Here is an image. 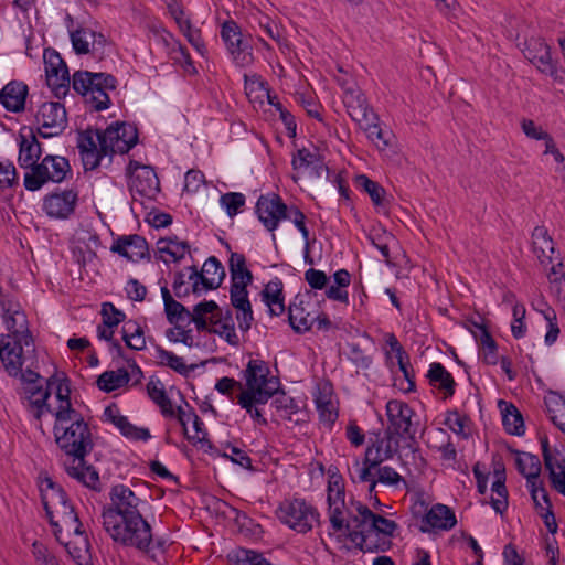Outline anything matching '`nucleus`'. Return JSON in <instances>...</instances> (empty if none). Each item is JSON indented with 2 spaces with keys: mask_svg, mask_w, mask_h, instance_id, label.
I'll return each instance as SVG.
<instances>
[{
  "mask_svg": "<svg viewBox=\"0 0 565 565\" xmlns=\"http://www.w3.org/2000/svg\"><path fill=\"white\" fill-rule=\"evenodd\" d=\"M533 250L542 264L553 263L555 253L552 237L547 234L544 226H536L532 233Z\"/></svg>",
  "mask_w": 565,
  "mask_h": 565,
  "instance_id": "30",
  "label": "nucleus"
},
{
  "mask_svg": "<svg viewBox=\"0 0 565 565\" xmlns=\"http://www.w3.org/2000/svg\"><path fill=\"white\" fill-rule=\"evenodd\" d=\"M379 116L361 124L360 128L366 132L367 138L379 148L384 149L390 145V132L384 131L379 125Z\"/></svg>",
  "mask_w": 565,
  "mask_h": 565,
  "instance_id": "40",
  "label": "nucleus"
},
{
  "mask_svg": "<svg viewBox=\"0 0 565 565\" xmlns=\"http://www.w3.org/2000/svg\"><path fill=\"white\" fill-rule=\"evenodd\" d=\"M73 89L86 97L89 93L95 92V82L93 81V72L89 71H76L73 74L72 79Z\"/></svg>",
  "mask_w": 565,
  "mask_h": 565,
  "instance_id": "44",
  "label": "nucleus"
},
{
  "mask_svg": "<svg viewBox=\"0 0 565 565\" xmlns=\"http://www.w3.org/2000/svg\"><path fill=\"white\" fill-rule=\"evenodd\" d=\"M103 527L114 542L122 546L135 547L145 553H149L154 546L160 550L164 548L163 540L158 539L153 542L152 527L141 513L121 518L109 525H103Z\"/></svg>",
  "mask_w": 565,
  "mask_h": 565,
  "instance_id": "2",
  "label": "nucleus"
},
{
  "mask_svg": "<svg viewBox=\"0 0 565 565\" xmlns=\"http://www.w3.org/2000/svg\"><path fill=\"white\" fill-rule=\"evenodd\" d=\"M66 472L70 477L76 479L85 487L97 492L102 490L98 471L92 465L86 462L85 466L78 465V467H66Z\"/></svg>",
  "mask_w": 565,
  "mask_h": 565,
  "instance_id": "32",
  "label": "nucleus"
},
{
  "mask_svg": "<svg viewBox=\"0 0 565 565\" xmlns=\"http://www.w3.org/2000/svg\"><path fill=\"white\" fill-rule=\"evenodd\" d=\"M221 38L236 65L246 67L254 62L252 39L242 33L236 21L227 20L222 24Z\"/></svg>",
  "mask_w": 565,
  "mask_h": 565,
  "instance_id": "8",
  "label": "nucleus"
},
{
  "mask_svg": "<svg viewBox=\"0 0 565 565\" xmlns=\"http://www.w3.org/2000/svg\"><path fill=\"white\" fill-rule=\"evenodd\" d=\"M544 318L548 322V330L545 334V343L547 345H552L553 343H555L559 334L556 312L552 308H548L547 311L544 312Z\"/></svg>",
  "mask_w": 565,
  "mask_h": 565,
  "instance_id": "62",
  "label": "nucleus"
},
{
  "mask_svg": "<svg viewBox=\"0 0 565 565\" xmlns=\"http://www.w3.org/2000/svg\"><path fill=\"white\" fill-rule=\"evenodd\" d=\"M414 415L413 408L404 402L392 399L386 404V416L388 426L384 431V441H393L396 437H407L414 441V431L412 428V416Z\"/></svg>",
  "mask_w": 565,
  "mask_h": 565,
  "instance_id": "9",
  "label": "nucleus"
},
{
  "mask_svg": "<svg viewBox=\"0 0 565 565\" xmlns=\"http://www.w3.org/2000/svg\"><path fill=\"white\" fill-rule=\"evenodd\" d=\"M78 193L74 190L51 192L43 198L42 210L51 218L67 220L74 213Z\"/></svg>",
  "mask_w": 565,
  "mask_h": 565,
  "instance_id": "12",
  "label": "nucleus"
},
{
  "mask_svg": "<svg viewBox=\"0 0 565 565\" xmlns=\"http://www.w3.org/2000/svg\"><path fill=\"white\" fill-rule=\"evenodd\" d=\"M498 406L502 414V424L505 431L513 436H523L525 433L524 419L518 407L510 402L500 399Z\"/></svg>",
  "mask_w": 565,
  "mask_h": 565,
  "instance_id": "25",
  "label": "nucleus"
},
{
  "mask_svg": "<svg viewBox=\"0 0 565 565\" xmlns=\"http://www.w3.org/2000/svg\"><path fill=\"white\" fill-rule=\"evenodd\" d=\"M284 299V285H280L275 289V294H270L269 297L262 300L269 308L270 316H280L285 311Z\"/></svg>",
  "mask_w": 565,
  "mask_h": 565,
  "instance_id": "53",
  "label": "nucleus"
},
{
  "mask_svg": "<svg viewBox=\"0 0 565 565\" xmlns=\"http://www.w3.org/2000/svg\"><path fill=\"white\" fill-rule=\"evenodd\" d=\"M376 481L386 486H397L399 482L404 481V479L392 467L380 466Z\"/></svg>",
  "mask_w": 565,
  "mask_h": 565,
  "instance_id": "63",
  "label": "nucleus"
},
{
  "mask_svg": "<svg viewBox=\"0 0 565 565\" xmlns=\"http://www.w3.org/2000/svg\"><path fill=\"white\" fill-rule=\"evenodd\" d=\"M542 456L545 469L548 472L551 487L565 497V459L557 461L554 459L546 435L540 437Z\"/></svg>",
  "mask_w": 565,
  "mask_h": 565,
  "instance_id": "16",
  "label": "nucleus"
},
{
  "mask_svg": "<svg viewBox=\"0 0 565 565\" xmlns=\"http://www.w3.org/2000/svg\"><path fill=\"white\" fill-rule=\"evenodd\" d=\"M348 359L356 366L366 370L372 364V358L366 355L358 343H348Z\"/></svg>",
  "mask_w": 565,
  "mask_h": 565,
  "instance_id": "54",
  "label": "nucleus"
},
{
  "mask_svg": "<svg viewBox=\"0 0 565 565\" xmlns=\"http://www.w3.org/2000/svg\"><path fill=\"white\" fill-rule=\"evenodd\" d=\"M305 279L308 285L316 290L324 289L329 282V277L326 273L315 268H309L305 273Z\"/></svg>",
  "mask_w": 565,
  "mask_h": 565,
  "instance_id": "61",
  "label": "nucleus"
},
{
  "mask_svg": "<svg viewBox=\"0 0 565 565\" xmlns=\"http://www.w3.org/2000/svg\"><path fill=\"white\" fill-rule=\"evenodd\" d=\"M397 529L398 524L395 521L379 514L374 523H370L367 529L350 531L347 539L363 553L387 552L392 548L393 543L390 539H382L380 535L393 537Z\"/></svg>",
  "mask_w": 565,
  "mask_h": 565,
  "instance_id": "4",
  "label": "nucleus"
},
{
  "mask_svg": "<svg viewBox=\"0 0 565 565\" xmlns=\"http://www.w3.org/2000/svg\"><path fill=\"white\" fill-rule=\"evenodd\" d=\"M271 405L277 411L286 412L288 414V419H291V415L299 411V406L296 401L292 397L287 396L286 392L281 387L280 392L274 398Z\"/></svg>",
  "mask_w": 565,
  "mask_h": 565,
  "instance_id": "50",
  "label": "nucleus"
},
{
  "mask_svg": "<svg viewBox=\"0 0 565 565\" xmlns=\"http://www.w3.org/2000/svg\"><path fill=\"white\" fill-rule=\"evenodd\" d=\"M221 203L226 207L227 214L233 217L245 204V196L238 192H228L221 196Z\"/></svg>",
  "mask_w": 565,
  "mask_h": 565,
  "instance_id": "51",
  "label": "nucleus"
},
{
  "mask_svg": "<svg viewBox=\"0 0 565 565\" xmlns=\"http://www.w3.org/2000/svg\"><path fill=\"white\" fill-rule=\"evenodd\" d=\"M14 184H18L15 167L11 162L7 166L0 162V188H11Z\"/></svg>",
  "mask_w": 565,
  "mask_h": 565,
  "instance_id": "64",
  "label": "nucleus"
},
{
  "mask_svg": "<svg viewBox=\"0 0 565 565\" xmlns=\"http://www.w3.org/2000/svg\"><path fill=\"white\" fill-rule=\"evenodd\" d=\"M28 85L23 82L11 81L0 90V104L11 113H21L25 109Z\"/></svg>",
  "mask_w": 565,
  "mask_h": 565,
  "instance_id": "20",
  "label": "nucleus"
},
{
  "mask_svg": "<svg viewBox=\"0 0 565 565\" xmlns=\"http://www.w3.org/2000/svg\"><path fill=\"white\" fill-rule=\"evenodd\" d=\"M156 350H157L158 358L161 360L160 364L167 365L168 367L172 369L174 372L179 373L180 375L188 377L190 372L194 371L198 367L196 364L186 365L183 362L182 358L175 355L173 352L164 350L160 345H158Z\"/></svg>",
  "mask_w": 565,
  "mask_h": 565,
  "instance_id": "37",
  "label": "nucleus"
},
{
  "mask_svg": "<svg viewBox=\"0 0 565 565\" xmlns=\"http://www.w3.org/2000/svg\"><path fill=\"white\" fill-rule=\"evenodd\" d=\"M56 398L60 402L58 407L53 413L55 419L67 420L70 415L75 416L78 413L71 402L70 379L64 374L63 379L56 385Z\"/></svg>",
  "mask_w": 565,
  "mask_h": 565,
  "instance_id": "29",
  "label": "nucleus"
},
{
  "mask_svg": "<svg viewBox=\"0 0 565 565\" xmlns=\"http://www.w3.org/2000/svg\"><path fill=\"white\" fill-rule=\"evenodd\" d=\"M246 386L254 384H275L280 385L278 376H270L268 364L259 359L249 360L244 371Z\"/></svg>",
  "mask_w": 565,
  "mask_h": 565,
  "instance_id": "26",
  "label": "nucleus"
},
{
  "mask_svg": "<svg viewBox=\"0 0 565 565\" xmlns=\"http://www.w3.org/2000/svg\"><path fill=\"white\" fill-rule=\"evenodd\" d=\"M427 377L430 385L437 386L440 391H444L445 397H451L455 394L456 382L452 375L441 363H431L427 373Z\"/></svg>",
  "mask_w": 565,
  "mask_h": 565,
  "instance_id": "28",
  "label": "nucleus"
},
{
  "mask_svg": "<svg viewBox=\"0 0 565 565\" xmlns=\"http://www.w3.org/2000/svg\"><path fill=\"white\" fill-rule=\"evenodd\" d=\"M109 140L118 145V153H128L139 141L138 128L135 124L116 121L104 130Z\"/></svg>",
  "mask_w": 565,
  "mask_h": 565,
  "instance_id": "17",
  "label": "nucleus"
},
{
  "mask_svg": "<svg viewBox=\"0 0 565 565\" xmlns=\"http://www.w3.org/2000/svg\"><path fill=\"white\" fill-rule=\"evenodd\" d=\"M246 387L247 388L237 396V404L242 408L264 405L280 392V385L275 384H254L252 387Z\"/></svg>",
  "mask_w": 565,
  "mask_h": 565,
  "instance_id": "21",
  "label": "nucleus"
},
{
  "mask_svg": "<svg viewBox=\"0 0 565 565\" xmlns=\"http://www.w3.org/2000/svg\"><path fill=\"white\" fill-rule=\"evenodd\" d=\"M511 451L518 456L521 455V451H519V450L511 449ZM522 455H524L530 461L529 471H526V475H525V478L527 480V486L529 487L537 486V479H539L541 470H542L541 461L536 455H533L531 452H522Z\"/></svg>",
  "mask_w": 565,
  "mask_h": 565,
  "instance_id": "47",
  "label": "nucleus"
},
{
  "mask_svg": "<svg viewBox=\"0 0 565 565\" xmlns=\"http://www.w3.org/2000/svg\"><path fill=\"white\" fill-rule=\"evenodd\" d=\"M45 64L46 85L52 89L54 97L63 99L70 92V73L65 61L52 47L43 53Z\"/></svg>",
  "mask_w": 565,
  "mask_h": 565,
  "instance_id": "10",
  "label": "nucleus"
},
{
  "mask_svg": "<svg viewBox=\"0 0 565 565\" xmlns=\"http://www.w3.org/2000/svg\"><path fill=\"white\" fill-rule=\"evenodd\" d=\"M397 364L399 371L403 373L405 381L407 382V387H401L406 393L414 392L416 388L415 385V374L413 366L409 362V356L407 358H401L397 356Z\"/></svg>",
  "mask_w": 565,
  "mask_h": 565,
  "instance_id": "58",
  "label": "nucleus"
},
{
  "mask_svg": "<svg viewBox=\"0 0 565 565\" xmlns=\"http://www.w3.org/2000/svg\"><path fill=\"white\" fill-rule=\"evenodd\" d=\"M423 523L419 527L420 532H429L430 529H438L449 531L455 527L457 519L455 512L447 505L437 503L434 504L423 516Z\"/></svg>",
  "mask_w": 565,
  "mask_h": 565,
  "instance_id": "19",
  "label": "nucleus"
},
{
  "mask_svg": "<svg viewBox=\"0 0 565 565\" xmlns=\"http://www.w3.org/2000/svg\"><path fill=\"white\" fill-rule=\"evenodd\" d=\"M354 185L361 191L367 193L375 206L385 205V189L376 181L371 180L365 174H358L354 178Z\"/></svg>",
  "mask_w": 565,
  "mask_h": 565,
  "instance_id": "34",
  "label": "nucleus"
},
{
  "mask_svg": "<svg viewBox=\"0 0 565 565\" xmlns=\"http://www.w3.org/2000/svg\"><path fill=\"white\" fill-rule=\"evenodd\" d=\"M100 315L103 324L108 329H114L126 320V313L116 308L111 302H104L102 305Z\"/></svg>",
  "mask_w": 565,
  "mask_h": 565,
  "instance_id": "45",
  "label": "nucleus"
},
{
  "mask_svg": "<svg viewBox=\"0 0 565 565\" xmlns=\"http://www.w3.org/2000/svg\"><path fill=\"white\" fill-rule=\"evenodd\" d=\"M344 105L349 116L361 126V124L375 118V113L367 104L365 95L360 89H348L344 94Z\"/></svg>",
  "mask_w": 565,
  "mask_h": 565,
  "instance_id": "22",
  "label": "nucleus"
},
{
  "mask_svg": "<svg viewBox=\"0 0 565 565\" xmlns=\"http://www.w3.org/2000/svg\"><path fill=\"white\" fill-rule=\"evenodd\" d=\"M160 190V182L154 169L150 166L142 168L130 182V191L141 196L152 198Z\"/></svg>",
  "mask_w": 565,
  "mask_h": 565,
  "instance_id": "23",
  "label": "nucleus"
},
{
  "mask_svg": "<svg viewBox=\"0 0 565 565\" xmlns=\"http://www.w3.org/2000/svg\"><path fill=\"white\" fill-rule=\"evenodd\" d=\"M468 420L466 415L461 416L458 411H448L445 419V425H447L454 433L458 435H462L465 438L468 437L467 434L463 433L465 424Z\"/></svg>",
  "mask_w": 565,
  "mask_h": 565,
  "instance_id": "59",
  "label": "nucleus"
},
{
  "mask_svg": "<svg viewBox=\"0 0 565 565\" xmlns=\"http://www.w3.org/2000/svg\"><path fill=\"white\" fill-rule=\"evenodd\" d=\"M39 480L41 502L49 524L51 525L56 540L60 543H63L61 540L62 527L58 521L54 518V508L64 525H68L70 522L77 521V513L74 505L71 503L68 494L60 483L55 482L47 475L44 477L40 475Z\"/></svg>",
  "mask_w": 565,
  "mask_h": 565,
  "instance_id": "3",
  "label": "nucleus"
},
{
  "mask_svg": "<svg viewBox=\"0 0 565 565\" xmlns=\"http://www.w3.org/2000/svg\"><path fill=\"white\" fill-rule=\"evenodd\" d=\"M9 334L0 335V360L8 375L15 376L20 372L21 362L13 360L12 351H9Z\"/></svg>",
  "mask_w": 565,
  "mask_h": 565,
  "instance_id": "42",
  "label": "nucleus"
},
{
  "mask_svg": "<svg viewBox=\"0 0 565 565\" xmlns=\"http://www.w3.org/2000/svg\"><path fill=\"white\" fill-rule=\"evenodd\" d=\"M255 212L266 230L274 232L278 227L279 222L286 220L288 205L278 194L260 195L257 200Z\"/></svg>",
  "mask_w": 565,
  "mask_h": 565,
  "instance_id": "11",
  "label": "nucleus"
},
{
  "mask_svg": "<svg viewBox=\"0 0 565 565\" xmlns=\"http://www.w3.org/2000/svg\"><path fill=\"white\" fill-rule=\"evenodd\" d=\"M67 174H72L70 161L65 157L47 154L33 167V172L24 174L23 184L28 191L35 192L49 181L61 183Z\"/></svg>",
  "mask_w": 565,
  "mask_h": 565,
  "instance_id": "5",
  "label": "nucleus"
},
{
  "mask_svg": "<svg viewBox=\"0 0 565 565\" xmlns=\"http://www.w3.org/2000/svg\"><path fill=\"white\" fill-rule=\"evenodd\" d=\"M110 504L103 508V525H109L125 516L140 513L139 504L141 499L125 484H115L109 492Z\"/></svg>",
  "mask_w": 565,
  "mask_h": 565,
  "instance_id": "7",
  "label": "nucleus"
},
{
  "mask_svg": "<svg viewBox=\"0 0 565 565\" xmlns=\"http://www.w3.org/2000/svg\"><path fill=\"white\" fill-rule=\"evenodd\" d=\"M524 56L541 72L554 76L557 73L556 64L551 56V47L540 36H532L524 41L522 49Z\"/></svg>",
  "mask_w": 565,
  "mask_h": 565,
  "instance_id": "14",
  "label": "nucleus"
},
{
  "mask_svg": "<svg viewBox=\"0 0 565 565\" xmlns=\"http://www.w3.org/2000/svg\"><path fill=\"white\" fill-rule=\"evenodd\" d=\"M130 381V374L125 367L118 369L115 371H105L102 373L96 381L97 387L105 392L110 393L115 390L120 388L124 385H127Z\"/></svg>",
  "mask_w": 565,
  "mask_h": 565,
  "instance_id": "31",
  "label": "nucleus"
},
{
  "mask_svg": "<svg viewBox=\"0 0 565 565\" xmlns=\"http://www.w3.org/2000/svg\"><path fill=\"white\" fill-rule=\"evenodd\" d=\"M247 260L244 254L232 252L228 259V270L232 281L253 282L254 276L247 268Z\"/></svg>",
  "mask_w": 565,
  "mask_h": 565,
  "instance_id": "36",
  "label": "nucleus"
},
{
  "mask_svg": "<svg viewBox=\"0 0 565 565\" xmlns=\"http://www.w3.org/2000/svg\"><path fill=\"white\" fill-rule=\"evenodd\" d=\"M288 321L292 330L298 334H302L311 330L313 326V320L310 318V313H306L305 308L295 303L289 306Z\"/></svg>",
  "mask_w": 565,
  "mask_h": 565,
  "instance_id": "38",
  "label": "nucleus"
},
{
  "mask_svg": "<svg viewBox=\"0 0 565 565\" xmlns=\"http://www.w3.org/2000/svg\"><path fill=\"white\" fill-rule=\"evenodd\" d=\"M315 403L320 420L329 427H332L338 419L339 414L331 399V392L326 393L319 391L318 395L315 397Z\"/></svg>",
  "mask_w": 565,
  "mask_h": 565,
  "instance_id": "35",
  "label": "nucleus"
},
{
  "mask_svg": "<svg viewBox=\"0 0 565 565\" xmlns=\"http://www.w3.org/2000/svg\"><path fill=\"white\" fill-rule=\"evenodd\" d=\"M164 312L168 322L171 324H177L180 320L191 316V311L177 300L167 302Z\"/></svg>",
  "mask_w": 565,
  "mask_h": 565,
  "instance_id": "48",
  "label": "nucleus"
},
{
  "mask_svg": "<svg viewBox=\"0 0 565 565\" xmlns=\"http://www.w3.org/2000/svg\"><path fill=\"white\" fill-rule=\"evenodd\" d=\"M95 135L98 141L97 152L100 160L106 156H109V158L111 159L115 153H118V145L110 141L107 134L104 130L96 129Z\"/></svg>",
  "mask_w": 565,
  "mask_h": 565,
  "instance_id": "52",
  "label": "nucleus"
},
{
  "mask_svg": "<svg viewBox=\"0 0 565 565\" xmlns=\"http://www.w3.org/2000/svg\"><path fill=\"white\" fill-rule=\"evenodd\" d=\"M0 308L2 310V318L7 324V329L10 332L9 334L13 333V331L20 330L21 315H18L17 312L23 311L18 309L10 313L11 306H7V302L3 298H0Z\"/></svg>",
  "mask_w": 565,
  "mask_h": 565,
  "instance_id": "55",
  "label": "nucleus"
},
{
  "mask_svg": "<svg viewBox=\"0 0 565 565\" xmlns=\"http://www.w3.org/2000/svg\"><path fill=\"white\" fill-rule=\"evenodd\" d=\"M226 448L230 449L228 452L221 454V457L231 460L233 463L241 466L244 469L249 471H254V467L252 463L250 457L246 451L237 448L236 446L231 445L230 443L226 445Z\"/></svg>",
  "mask_w": 565,
  "mask_h": 565,
  "instance_id": "46",
  "label": "nucleus"
},
{
  "mask_svg": "<svg viewBox=\"0 0 565 565\" xmlns=\"http://www.w3.org/2000/svg\"><path fill=\"white\" fill-rule=\"evenodd\" d=\"M19 147L18 162L20 167L33 172V167L40 163L38 160L42 156V143L38 140L33 128L23 127L21 129Z\"/></svg>",
  "mask_w": 565,
  "mask_h": 565,
  "instance_id": "15",
  "label": "nucleus"
},
{
  "mask_svg": "<svg viewBox=\"0 0 565 565\" xmlns=\"http://www.w3.org/2000/svg\"><path fill=\"white\" fill-rule=\"evenodd\" d=\"M53 434L56 445L66 456L78 460L79 466L86 465L85 458L93 451L95 443L89 425L79 412L74 417L70 415L67 420L55 419Z\"/></svg>",
  "mask_w": 565,
  "mask_h": 565,
  "instance_id": "1",
  "label": "nucleus"
},
{
  "mask_svg": "<svg viewBox=\"0 0 565 565\" xmlns=\"http://www.w3.org/2000/svg\"><path fill=\"white\" fill-rule=\"evenodd\" d=\"M278 518L298 533L309 532L313 522L320 524L318 510L299 498L282 502L278 509Z\"/></svg>",
  "mask_w": 565,
  "mask_h": 565,
  "instance_id": "6",
  "label": "nucleus"
},
{
  "mask_svg": "<svg viewBox=\"0 0 565 565\" xmlns=\"http://www.w3.org/2000/svg\"><path fill=\"white\" fill-rule=\"evenodd\" d=\"M329 521L332 529L337 532L345 530V536L350 531H353L350 523L343 518L344 502H330L328 503Z\"/></svg>",
  "mask_w": 565,
  "mask_h": 565,
  "instance_id": "43",
  "label": "nucleus"
},
{
  "mask_svg": "<svg viewBox=\"0 0 565 565\" xmlns=\"http://www.w3.org/2000/svg\"><path fill=\"white\" fill-rule=\"evenodd\" d=\"M356 512L359 515H354L352 521L356 524L355 530L367 529L370 523H374L379 514L374 513L369 507L358 502Z\"/></svg>",
  "mask_w": 565,
  "mask_h": 565,
  "instance_id": "56",
  "label": "nucleus"
},
{
  "mask_svg": "<svg viewBox=\"0 0 565 565\" xmlns=\"http://www.w3.org/2000/svg\"><path fill=\"white\" fill-rule=\"evenodd\" d=\"M33 555L38 565H61L57 557L38 542L33 543Z\"/></svg>",
  "mask_w": 565,
  "mask_h": 565,
  "instance_id": "60",
  "label": "nucleus"
},
{
  "mask_svg": "<svg viewBox=\"0 0 565 565\" xmlns=\"http://www.w3.org/2000/svg\"><path fill=\"white\" fill-rule=\"evenodd\" d=\"M216 311H220V306L214 300H203L193 307V311L189 318L190 321L195 324L198 331L217 333L222 337V332L216 329L209 328L210 319L206 318V315L214 316Z\"/></svg>",
  "mask_w": 565,
  "mask_h": 565,
  "instance_id": "27",
  "label": "nucleus"
},
{
  "mask_svg": "<svg viewBox=\"0 0 565 565\" xmlns=\"http://www.w3.org/2000/svg\"><path fill=\"white\" fill-rule=\"evenodd\" d=\"M21 315L20 330L13 331L9 334L13 339V343L9 341V351H12L13 360L21 362V366L24 364L23 347L33 345L34 339L32 332L29 329V322L24 312H17Z\"/></svg>",
  "mask_w": 565,
  "mask_h": 565,
  "instance_id": "24",
  "label": "nucleus"
},
{
  "mask_svg": "<svg viewBox=\"0 0 565 565\" xmlns=\"http://www.w3.org/2000/svg\"><path fill=\"white\" fill-rule=\"evenodd\" d=\"M147 393L150 399L160 407L161 414L164 417H174L175 412L172 407L171 399L168 397L160 380L154 382L151 379L147 384Z\"/></svg>",
  "mask_w": 565,
  "mask_h": 565,
  "instance_id": "33",
  "label": "nucleus"
},
{
  "mask_svg": "<svg viewBox=\"0 0 565 565\" xmlns=\"http://www.w3.org/2000/svg\"><path fill=\"white\" fill-rule=\"evenodd\" d=\"M322 157L318 152H311L307 148H301L297 151L296 154H294L291 164H292L294 170H298L301 168H309L310 166H313Z\"/></svg>",
  "mask_w": 565,
  "mask_h": 565,
  "instance_id": "49",
  "label": "nucleus"
},
{
  "mask_svg": "<svg viewBox=\"0 0 565 565\" xmlns=\"http://www.w3.org/2000/svg\"><path fill=\"white\" fill-rule=\"evenodd\" d=\"M286 220H290L295 226L299 230L305 241L309 239V230L306 226V215L300 211V209L296 205L288 206V212L286 213Z\"/></svg>",
  "mask_w": 565,
  "mask_h": 565,
  "instance_id": "57",
  "label": "nucleus"
},
{
  "mask_svg": "<svg viewBox=\"0 0 565 565\" xmlns=\"http://www.w3.org/2000/svg\"><path fill=\"white\" fill-rule=\"evenodd\" d=\"M110 252L132 263L151 258L148 242L138 234L119 236L113 242Z\"/></svg>",
  "mask_w": 565,
  "mask_h": 565,
  "instance_id": "13",
  "label": "nucleus"
},
{
  "mask_svg": "<svg viewBox=\"0 0 565 565\" xmlns=\"http://www.w3.org/2000/svg\"><path fill=\"white\" fill-rule=\"evenodd\" d=\"M36 122L45 129H57L63 132L67 126V113L64 105L60 102L43 103L35 115Z\"/></svg>",
  "mask_w": 565,
  "mask_h": 565,
  "instance_id": "18",
  "label": "nucleus"
},
{
  "mask_svg": "<svg viewBox=\"0 0 565 565\" xmlns=\"http://www.w3.org/2000/svg\"><path fill=\"white\" fill-rule=\"evenodd\" d=\"M375 441H372L371 445H369L365 449V455L363 459V467L367 468L369 470L379 469L380 465L382 463L381 459V449L384 444V438L381 437V433H375Z\"/></svg>",
  "mask_w": 565,
  "mask_h": 565,
  "instance_id": "41",
  "label": "nucleus"
},
{
  "mask_svg": "<svg viewBox=\"0 0 565 565\" xmlns=\"http://www.w3.org/2000/svg\"><path fill=\"white\" fill-rule=\"evenodd\" d=\"M227 557L235 565H273L262 553L243 547L232 551Z\"/></svg>",
  "mask_w": 565,
  "mask_h": 565,
  "instance_id": "39",
  "label": "nucleus"
}]
</instances>
